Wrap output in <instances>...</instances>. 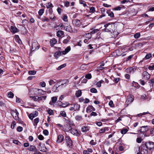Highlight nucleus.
Returning a JSON list of instances; mask_svg holds the SVG:
<instances>
[{"instance_id": "obj_1", "label": "nucleus", "mask_w": 154, "mask_h": 154, "mask_svg": "<svg viewBox=\"0 0 154 154\" xmlns=\"http://www.w3.org/2000/svg\"><path fill=\"white\" fill-rule=\"evenodd\" d=\"M142 147H145L150 150L154 148V143L150 141L147 142H143L142 143Z\"/></svg>"}, {"instance_id": "obj_2", "label": "nucleus", "mask_w": 154, "mask_h": 154, "mask_svg": "<svg viewBox=\"0 0 154 154\" xmlns=\"http://www.w3.org/2000/svg\"><path fill=\"white\" fill-rule=\"evenodd\" d=\"M149 127L148 126H143L140 127V129L137 131L138 132H140V133L139 134V136L141 137H143L144 135V137L145 136V133L149 129Z\"/></svg>"}, {"instance_id": "obj_3", "label": "nucleus", "mask_w": 154, "mask_h": 154, "mask_svg": "<svg viewBox=\"0 0 154 154\" xmlns=\"http://www.w3.org/2000/svg\"><path fill=\"white\" fill-rule=\"evenodd\" d=\"M114 26L115 25H112L109 23L106 24L104 25V27H105L104 31L106 32H110L112 33L114 31L113 28H114Z\"/></svg>"}, {"instance_id": "obj_4", "label": "nucleus", "mask_w": 154, "mask_h": 154, "mask_svg": "<svg viewBox=\"0 0 154 154\" xmlns=\"http://www.w3.org/2000/svg\"><path fill=\"white\" fill-rule=\"evenodd\" d=\"M65 139L67 146L69 148H71L72 147V141L70 137L69 136H66L65 137Z\"/></svg>"}, {"instance_id": "obj_5", "label": "nucleus", "mask_w": 154, "mask_h": 154, "mask_svg": "<svg viewBox=\"0 0 154 154\" xmlns=\"http://www.w3.org/2000/svg\"><path fill=\"white\" fill-rule=\"evenodd\" d=\"M39 47L40 45L37 41H34L32 44L31 51H34L36 50H38L39 48Z\"/></svg>"}, {"instance_id": "obj_6", "label": "nucleus", "mask_w": 154, "mask_h": 154, "mask_svg": "<svg viewBox=\"0 0 154 154\" xmlns=\"http://www.w3.org/2000/svg\"><path fill=\"white\" fill-rule=\"evenodd\" d=\"M134 100V96L131 94H129L127 96L126 103L128 105L129 103L132 102Z\"/></svg>"}, {"instance_id": "obj_7", "label": "nucleus", "mask_w": 154, "mask_h": 154, "mask_svg": "<svg viewBox=\"0 0 154 154\" xmlns=\"http://www.w3.org/2000/svg\"><path fill=\"white\" fill-rule=\"evenodd\" d=\"M11 114L15 119L17 120L19 119V113L16 109L12 111Z\"/></svg>"}, {"instance_id": "obj_8", "label": "nucleus", "mask_w": 154, "mask_h": 154, "mask_svg": "<svg viewBox=\"0 0 154 154\" xmlns=\"http://www.w3.org/2000/svg\"><path fill=\"white\" fill-rule=\"evenodd\" d=\"M142 79L147 80L150 77V74L146 71H144L142 74Z\"/></svg>"}, {"instance_id": "obj_9", "label": "nucleus", "mask_w": 154, "mask_h": 154, "mask_svg": "<svg viewBox=\"0 0 154 154\" xmlns=\"http://www.w3.org/2000/svg\"><path fill=\"white\" fill-rule=\"evenodd\" d=\"M72 22L73 24L75 26L79 27L81 25V23L80 20L77 19H74L72 20Z\"/></svg>"}, {"instance_id": "obj_10", "label": "nucleus", "mask_w": 154, "mask_h": 154, "mask_svg": "<svg viewBox=\"0 0 154 154\" xmlns=\"http://www.w3.org/2000/svg\"><path fill=\"white\" fill-rule=\"evenodd\" d=\"M64 136L61 135L60 134L57 136V143H61L63 141L64 139Z\"/></svg>"}, {"instance_id": "obj_11", "label": "nucleus", "mask_w": 154, "mask_h": 154, "mask_svg": "<svg viewBox=\"0 0 154 154\" xmlns=\"http://www.w3.org/2000/svg\"><path fill=\"white\" fill-rule=\"evenodd\" d=\"M135 70L136 69H135V67H130L127 68L126 69V72L127 73H133Z\"/></svg>"}, {"instance_id": "obj_12", "label": "nucleus", "mask_w": 154, "mask_h": 154, "mask_svg": "<svg viewBox=\"0 0 154 154\" xmlns=\"http://www.w3.org/2000/svg\"><path fill=\"white\" fill-rule=\"evenodd\" d=\"M71 133L76 136H79L81 134V132H79L76 129H73L71 131Z\"/></svg>"}, {"instance_id": "obj_13", "label": "nucleus", "mask_w": 154, "mask_h": 154, "mask_svg": "<svg viewBox=\"0 0 154 154\" xmlns=\"http://www.w3.org/2000/svg\"><path fill=\"white\" fill-rule=\"evenodd\" d=\"M95 110V109L91 105H89L86 108V112L87 113L90 112L92 111Z\"/></svg>"}, {"instance_id": "obj_14", "label": "nucleus", "mask_w": 154, "mask_h": 154, "mask_svg": "<svg viewBox=\"0 0 154 154\" xmlns=\"http://www.w3.org/2000/svg\"><path fill=\"white\" fill-rule=\"evenodd\" d=\"M142 144L139 147V149L141 148V154H147L148 151L147 149H145V147H142Z\"/></svg>"}, {"instance_id": "obj_15", "label": "nucleus", "mask_w": 154, "mask_h": 154, "mask_svg": "<svg viewBox=\"0 0 154 154\" xmlns=\"http://www.w3.org/2000/svg\"><path fill=\"white\" fill-rule=\"evenodd\" d=\"M57 42V40L56 39L53 38L51 39L50 41V45L51 47H53L54 45Z\"/></svg>"}, {"instance_id": "obj_16", "label": "nucleus", "mask_w": 154, "mask_h": 154, "mask_svg": "<svg viewBox=\"0 0 154 154\" xmlns=\"http://www.w3.org/2000/svg\"><path fill=\"white\" fill-rule=\"evenodd\" d=\"M87 35H89V37H88L87 38L85 39L84 40V42L85 43L88 44L89 42V39L91 38V34L90 33H88V34H87Z\"/></svg>"}, {"instance_id": "obj_17", "label": "nucleus", "mask_w": 154, "mask_h": 154, "mask_svg": "<svg viewBox=\"0 0 154 154\" xmlns=\"http://www.w3.org/2000/svg\"><path fill=\"white\" fill-rule=\"evenodd\" d=\"M64 34L63 31L61 30H59L57 32V36L58 37H60Z\"/></svg>"}, {"instance_id": "obj_18", "label": "nucleus", "mask_w": 154, "mask_h": 154, "mask_svg": "<svg viewBox=\"0 0 154 154\" xmlns=\"http://www.w3.org/2000/svg\"><path fill=\"white\" fill-rule=\"evenodd\" d=\"M28 149L31 151H36L37 150L36 147L34 146L30 145L29 147L28 148Z\"/></svg>"}, {"instance_id": "obj_19", "label": "nucleus", "mask_w": 154, "mask_h": 154, "mask_svg": "<svg viewBox=\"0 0 154 154\" xmlns=\"http://www.w3.org/2000/svg\"><path fill=\"white\" fill-rule=\"evenodd\" d=\"M89 130V127L87 126H83L81 128L82 131L84 133L86 132Z\"/></svg>"}, {"instance_id": "obj_20", "label": "nucleus", "mask_w": 154, "mask_h": 154, "mask_svg": "<svg viewBox=\"0 0 154 154\" xmlns=\"http://www.w3.org/2000/svg\"><path fill=\"white\" fill-rule=\"evenodd\" d=\"M66 36V38L64 39L63 42V43L65 44H67L71 38V37L69 36L68 35H67Z\"/></svg>"}, {"instance_id": "obj_21", "label": "nucleus", "mask_w": 154, "mask_h": 154, "mask_svg": "<svg viewBox=\"0 0 154 154\" xmlns=\"http://www.w3.org/2000/svg\"><path fill=\"white\" fill-rule=\"evenodd\" d=\"M106 13L108 14L109 16L111 18H113L114 17L113 13L110 10H107L106 11Z\"/></svg>"}, {"instance_id": "obj_22", "label": "nucleus", "mask_w": 154, "mask_h": 154, "mask_svg": "<svg viewBox=\"0 0 154 154\" xmlns=\"http://www.w3.org/2000/svg\"><path fill=\"white\" fill-rule=\"evenodd\" d=\"M61 82V84H60V86L63 85L64 84H67L69 82V80L68 79H63L60 81Z\"/></svg>"}, {"instance_id": "obj_23", "label": "nucleus", "mask_w": 154, "mask_h": 154, "mask_svg": "<svg viewBox=\"0 0 154 154\" xmlns=\"http://www.w3.org/2000/svg\"><path fill=\"white\" fill-rule=\"evenodd\" d=\"M17 29L15 27L11 26V32L14 33L16 32L17 31Z\"/></svg>"}, {"instance_id": "obj_24", "label": "nucleus", "mask_w": 154, "mask_h": 154, "mask_svg": "<svg viewBox=\"0 0 154 154\" xmlns=\"http://www.w3.org/2000/svg\"><path fill=\"white\" fill-rule=\"evenodd\" d=\"M128 129L123 128L120 131L121 133L122 134H125L128 131Z\"/></svg>"}, {"instance_id": "obj_25", "label": "nucleus", "mask_w": 154, "mask_h": 154, "mask_svg": "<svg viewBox=\"0 0 154 154\" xmlns=\"http://www.w3.org/2000/svg\"><path fill=\"white\" fill-rule=\"evenodd\" d=\"M71 105H74V108L75 109V111L77 110H79L80 109V105L78 104H72Z\"/></svg>"}, {"instance_id": "obj_26", "label": "nucleus", "mask_w": 154, "mask_h": 154, "mask_svg": "<svg viewBox=\"0 0 154 154\" xmlns=\"http://www.w3.org/2000/svg\"><path fill=\"white\" fill-rule=\"evenodd\" d=\"M60 86V85H59L58 86H57L56 85H55L53 87L52 90V91H54V92H58V91H57V88Z\"/></svg>"}, {"instance_id": "obj_27", "label": "nucleus", "mask_w": 154, "mask_h": 154, "mask_svg": "<svg viewBox=\"0 0 154 154\" xmlns=\"http://www.w3.org/2000/svg\"><path fill=\"white\" fill-rule=\"evenodd\" d=\"M108 128L107 127H106L104 128H103L100 129L99 132L100 133H102L106 131H108Z\"/></svg>"}, {"instance_id": "obj_28", "label": "nucleus", "mask_w": 154, "mask_h": 154, "mask_svg": "<svg viewBox=\"0 0 154 154\" xmlns=\"http://www.w3.org/2000/svg\"><path fill=\"white\" fill-rule=\"evenodd\" d=\"M82 94V92L80 90H79L77 91L76 92L75 95L77 97H78L81 95Z\"/></svg>"}, {"instance_id": "obj_29", "label": "nucleus", "mask_w": 154, "mask_h": 154, "mask_svg": "<svg viewBox=\"0 0 154 154\" xmlns=\"http://www.w3.org/2000/svg\"><path fill=\"white\" fill-rule=\"evenodd\" d=\"M61 53L60 51H57L54 54V56L56 58H58L60 55Z\"/></svg>"}, {"instance_id": "obj_30", "label": "nucleus", "mask_w": 154, "mask_h": 154, "mask_svg": "<svg viewBox=\"0 0 154 154\" xmlns=\"http://www.w3.org/2000/svg\"><path fill=\"white\" fill-rule=\"evenodd\" d=\"M133 86L137 88H139L140 87V85L137 82L133 81L132 82Z\"/></svg>"}, {"instance_id": "obj_31", "label": "nucleus", "mask_w": 154, "mask_h": 154, "mask_svg": "<svg viewBox=\"0 0 154 154\" xmlns=\"http://www.w3.org/2000/svg\"><path fill=\"white\" fill-rule=\"evenodd\" d=\"M75 119L78 121H80L82 120V117L81 116L77 115L75 117Z\"/></svg>"}, {"instance_id": "obj_32", "label": "nucleus", "mask_w": 154, "mask_h": 154, "mask_svg": "<svg viewBox=\"0 0 154 154\" xmlns=\"http://www.w3.org/2000/svg\"><path fill=\"white\" fill-rule=\"evenodd\" d=\"M46 7L47 8H52L54 7V6L51 3L48 2L47 3Z\"/></svg>"}, {"instance_id": "obj_33", "label": "nucleus", "mask_w": 154, "mask_h": 154, "mask_svg": "<svg viewBox=\"0 0 154 154\" xmlns=\"http://www.w3.org/2000/svg\"><path fill=\"white\" fill-rule=\"evenodd\" d=\"M52 103H55L56 102L57 100V98L56 97H52ZM51 102H50V104H52V103H51Z\"/></svg>"}, {"instance_id": "obj_34", "label": "nucleus", "mask_w": 154, "mask_h": 154, "mask_svg": "<svg viewBox=\"0 0 154 154\" xmlns=\"http://www.w3.org/2000/svg\"><path fill=\"white\" fill-rule=\"evenodd\" d=\"M64 29L67 31L70 32L71 29V27L70 26H64Z\"/></svg>"}, {"instance_id": "obj_35", "label": "nucleus", "mask_w": 154, "mask_h": 154, "mask_svg": "<svg viewBox=\"0 0 154 154\" xmlns=\"http://www.w3.org/2000/svg\"><path fill=\"white\" fill-rule=\"evenodd\" d=\"M38 95H39V94L43 95L45 93V92L42 90L38 89Z\"/></svg>"}, {"instance_id": "obj_36", "label": "nucleus", "mask_w": 154, "mask_h": 154, "mask_svg": "<svg viewBox=\"0 0 154 154\" xmlns=\"http://www.w3.org/2000/svg\"><path fill=\"white\" fill-rule=\"evenodd\" d=\"M45 10L44 9H41L39 10L38 14L39 16H42Z\"/></svg>"}, {"instance_id": "obj_37", "label": "nucleus", "mask_w": 154, "mask_h": 154, "mask_svg": "<svg viewBox=\"0 0 154 154\" xmlns=\"http://www.w3.org/2000/svg\"><path fill=\"white\" fill-rule=\"evenodd\" d=\"M8 97L10 98H12L14 96V94L13 92L11 91H10L8 93Z\"/></svg>"}, {"instance_id": "obj_38", "label": "nucleus", "mask_w": 154, "mask_h": 154, "mask_svg": "<svg viewBox=\"0 0 154 154\" xmlns=\"http://www.w3.org/2000/svg\"><path fill=\"white\" fill-rule=\"evenodd\" d=\"M41 20L43 22L46 21L47 22H48L49 21V19L48 18L45 17H42Z\"/></svg>"}, {"instance_id": "obj_39", "label": "nucleus", "mask_w": 154, "mask_h": 154, "mask_svg": "<svg viewBox=\"0 0 154 154\" xmlns=\"http://www.w3.org/2000/svg\"><path fill=\"white\" fill-rule=\"evenodd\" d=\"M36 73V71L35 70H30L28 72V73L29 75H34Z\"/></svg>"}, {"instance_id": "obj_40", "label": "nucleus", "mask_w": 154, "mask_h": 154, "mask_svg": "<svg viewBox=\"0 0 154 154\" xmlns=\"http://www.w3.org/2000/svg\"><path fill=\"white\" fill-rule=\"evenodd\" d=\"M79 3L80 4H83L84 7H85L87 5L86 4V2L82 0H79Z\"/></svg>"}, {"instance_id": "obj_41", "label": "nucleus", "mask_w": 154, "mask_h": 154, "mask_svg": "<svg viewBox=\"0 0 154 154\" xmlns=\"http://www.w3.org/2000/svg\"><path fill=\"white\" fill-rule=\"evenodd\" d=\"M152 54L151 53H149L148 54H147L145 57V58L146 59H149L150 57H152Z\"/></svg>"}, {"instance_id": "obj_42", "label": "nucleus", "mask_w": 154, "mask_h": 154, "mask_svg": "<svg viewBox=\"0 0 154 154\" xmlns=\"http://www.w3.org/2000/svg\"><path fill=\"white\" fill-rule=\"evenodd\" d=\"M104 82L102 80H101L100 81H99L98 82H97V83L96 84V85L98 87H100L101 86V83L102 82Z\"/></svg>"}, {"instance_id": "obj_43", "label": "nucleus", "mask_w": 154, "mask_h": 154, "mask_svg": "<svg viewBox=\"0 0 154 154\" xmlns=\"http://www.w3.org/2000/svg\"><path fill=\"white\" fill-rule=\"evenodd\" d=\"M95 11V8L94 7H91L90 8L89 12L90 13H94Z\"/></svg>"}, {"instance_id": "obj_44", "label": "nucleus", "mask_w": 154, "mask_h": 154, "mask_svg": "<svg viewBox=\"0 0 154 154\" xmlns=\"http://www.w3.org/2000/svg\"><path fill=\"white\" fill-rule=\"evenodd\" d=\"M66 66V64L65 63L61 65L58 67V68H57V69L58 70H60L62 68L65 67Z\"/></svg>"}, {"instance_id": "obj_45", "label": "nucleus", "mask_w": 154, "mask_h": 154, "mask_svg": "<svg viewBox=\"0 0 154 154\" xmlns=\"http://www.w3.org/2000/svg\"><path fill=\"white\" fill-rule=\"evenodd\" d=\"M140 36V34L139 32H137L134 35V37L135 38H138Z\"/></svg>"}, {"instance_id": "obj_46", "label": "nucleus", "mask_w": 154, "mask_h": 154, "mask_svg": "<svg viewBox=\"0 0 154 154\" xmlns=\"http://www.w3.org/2000/svg\"><path fill=\"white\" fill-rule=\"evenodd\" d=\"M92 77L91 74L88 73L85 75V78L86 79H90Z\"/></svg>"}, {"instance_id": "obj_47", "label": "nucleus", "mask_w": 154, "mask_h": 154, "mask_svg": "<svg viewBox=\"0 0 154 154\" xmlns=\"http://www.w3.org/2000/svg\"><path fill=\"white\" fill-rule=\"evenodd\" d=\"M60 114L63 117H66V112L64 111H61Z\"/></svg>"}, {"instance_id": "obj_48", "label": "nucleus", "mask_w": 154, "mask_h": 154, "mask_svg": "<svg viewBox=\"0 0 154 154\" xmlns=\"http://www.w3.org/2000/svg\"><path fill=\"white\" fill-rule=\"evenodd\" d=\"M90 91L93 93H96L97 92V89L94 88H92L90 89Z\"/></svg>"}, {"instance_id": "obj_49", "label": "nucleus", "mask_w": 154, "mask_h": 154, "mask_svg": "<svg viewBox=\"0 0 154 154\" xmlns=\"http://www.w3.org/2000/svg\"><path fill=\"white\" fill-rule=\"evenodd\" d=\"M72 129V128L70 126V125H67V127H66V130L67 131H71Z\"/></svg>"}, {"instance_id": "obj_50", "label": "nucleus", "mask_w": 154, "mask_h": 154, "mask_svg": "<svg viewBox=\"0 0 154 154\" xmlns=\"http://www.w3.org/2000/svg\"><path fill=\"white\" fill-rule=\"evenodd\" d=\"M17 131L18 132H21L23 130V128L20 126H18L17 128Z\"/></svg>"}, {"instance_id": "obj_51", "label": "nucleus", "mask_w": 154, "mask_h": 154, "mask_svg": "<svg viewBox=\"0 0 154 154\" xmlns=\"http://www.w3.org/2000/svg\"><path fill=\"white\" fill-rule=\"evenodd\" d=\"M16 125V123L14 121H13L11 124V128L12 129H14Z\"/></svg>"}, {"instance_id": "obj_52", "label": "nucleus", "mask_w": 154, "mask_h": 154, "mask_svg": "<svg viewBox=\"0 0 154 154\" xmlns=\"http://www.w3.org/2000/svg\"><path fill=\"white\" fill-rule=\"evenodd\" d=\"M63 20L65 22H67L68 20L67 17L66 15H64L63 17Z\"/></svg>"}, {"instance_id": "obj_53", "label": "nucleus", "mask_w": 154, "mask_h": 154, "mask_svg": "<svg viewBox=\"0 0 154 154\" xmlns=\"http://www.w3.org/2000/svg\"><path fill=\"white\" fill-rule=\"evenodd\" d=\"M39 122V119L38 118H37L34 120V122L35 123V124L36 125L38 124V123Z\"/></svg>"}, {"instance_id": "obj_54", "label": "nucleus", "mask_w": 154, "mask_h": 154, "mask_svg": "<svg viewBox=\"0 0 154 154\" xmlns=\"http://www.w3.org/2000/svg\"><path fill=\"white\" fill-rule=\"evenodd\" d=\"M142 140V139L140 137H137L136 139V141L137 143H141Z\"/></svg>"}, {"instance_id": "obj_55", "label": "nucleus", "mask_w": 154, "mask_h": 154, "mask_svg": "<svg viewBox=\"0 0 154 154\" xmlns=\"http://www.w3.org/2000/svg\"><path fill=\"white\" fill-rule=\"evenodd\" d=\"M31 113L32 114V115H33L34 117L37 116L38 114V112L37 111H35L34 112Z\"/></svg>"}, {"instance_id": "obj_56", "label": "nucleus", "mask_w": 154, "mask_h": 154, "mask_svg": "<svg viewBox=\"0 0 154 154\" xmlns=\"http://www.w3.org/2000/svg\"><path fill=\"white\" fill-rule=\"evenodd\" d=\"M43 133L45 135H48V131L47 130H44L43 131Z\"/></svg>"}, {"instance_id": "obj_57", "label": "nucleus", "mask_w": 154, "mask_h": 154, "mask_svg": "<svg viewBox=\"0 0 154 154\" xmlns=\"http://www.w3.org/2000/svg\"><path fill=\"white\" fill-rule=\"evenodd\" d=\"M90 144L92 145H95L96 144V143L94 142L93 140H92L90 142Z\"/></svg>"}, {"instance_id": "obj_58", "label": "nucleus", "mask_w": 154, "mask_h": 154, "mask_svg": "<svg viewBox=\"0 0 154 154\" xmlns=\"http://www.w3.org/2000/svg\"><path fill=\"white\" fill-rule=\"evenodd\" d=\"M48 112L50 115H52L53 113V110L51 109H49L48 111Z\"/></svg>"}, {"instance_id": "obj_59", "label": "nucleus", "mask_w": 154, "mask_h": 154, "mask_svg": "<svg viewBox=\"0 0 154 154\" xmlns=\"http://www.w3.org/2000/svg\"><path fill=\"white\" fill-rule=\"evenodd\" d=\"M49 83L50 85H51L53 84H54L55 82L53 80H50L49 81Z\"/></svg>"}, {"instance_id": "obj_60", "label": "nucleus", "mask_w": 154, "mask_h": 154, "mask_svg": "<svg viewBox=\"0 0 154 154\" xmlns=\"http://www.w3.org/2000/svg\"><path fill=\"white\" fill-rule=\"evenodd\" d=\"M38 139L40 140H42L44 139V137L42 135H39L38 137Z\"/></svg>"}, {"instance_id": "obj_61", "label": "nucleus", "mask_w": 154, "mask_h": 154, "mask_svg": "<svg viewBox=\"0 0 154 154\" xmlns=\"http://www.w3.org/2000/svg\"><path fill=\"white\" fill-rule=\"evenodd\" d=\"M109 104L110 106L111 107L114 106L113 102L112 100H110L109 101Z\"/></svg>"}, {"instance_id": "obj_62", "label": "nucleus", "mask_w": 154, "mask_h": 154, "mask_svg": "<svg viewBox=\"0 0 154 154\" xmlns=\"http://www.w3.org/2000/svg\"><path fill=\"white\" fill-rule=\"evenodd\" d=\"M61 10H62L61 9L60 7H58L57 9V11L58 14L60 15L61 14Z\"/></svg>"}, {"instance_id": "obj_63", "label": "nucleus", "mask_w": 154, "mask_h": 154, "mask_svg": "<svg viewBox=\"0 0 154 154\" xmlns=\"http://www.w3.org/2000/svg\"><path fill=\"white\" fill-rule=\"evenodd\" d=\"M121 8L120 7L118 6L116 7L115 8L113 9V10H115L120 11L121 10Z\"/></svg>"}, {"instance_id": "obj_64", "label": "nucleus", "mask_w": 154, "mask_h": 154, "mask_svg": "<svg viewBox=\"0 0 154 154\" xmlns=\"http://www.w3.org/2000/svg\"><path fill=\"white\" fill-rule=\"evenodd\" d=\"M150 134L152 135H154V128H151L150 131Z\"/></svg>"}]
</instances>
